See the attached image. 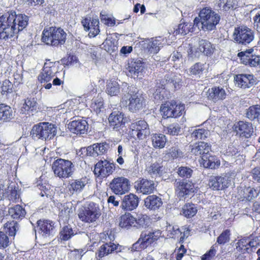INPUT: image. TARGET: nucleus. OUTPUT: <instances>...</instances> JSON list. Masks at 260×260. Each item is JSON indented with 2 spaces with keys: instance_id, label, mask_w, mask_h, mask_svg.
<instances>
[{
  "instance_id": "nucleus-6",
  "label": "nucleus",
  "mask_w": 260,
  "mask_h": 260,
  "mask_svg": "<svg viewBox=\"0 0 260 260\" xmlns=\"http://www.w3.org/2000/svg\"><path fill=\"white\" fill-rule=\"evenodd\" d=\"M101 215V210L99 204L89 203L86 206L79 210L78 217L84 222L92 223L95 221Z\"/></svg>"
},
{
  "instance_id": "nucleus-1",
  "label": "nucleus",
  "mask_w": 260,
  "mask_h": 260,
  "mask_svg": "<svg viewBox=\"0 0 260 260\" xmlns=\"http://www.w3.org/2000/svg\"><path fill=\"white\" fill-rule=\"evenodd\" d=\"M27 16L15 12L0 17V39L7 40L22 31L28 24Z\"/></svg>"
},
{
  "instance_id": "nucleus-22",
  "label": "nucleus",
  "mask_w": 260,
  "mask_h": 260,
  "mask_svg": "<svg viewBox=\"0 0 260 260\" xmlns=\"http://www.w3.org/2000/svg\"><path fill=\"white\" fill-rule=\"evenodd\" d=\"M167 43V40L162 37L151 38L147 41L146 48L150 53H157Z\"/></svg>"
},
{
  "instance_id": "nucleus-31",
  "label": "nucleus",
  "mask_w": 260,
  "mask_h": 260,
  "mask_svg": "<svg viewBox=\"0 0 260 260\" xmlns=\"http://www.w3.org/2000/svg\"><path fill=\"white\" fill-rule=\"evenodd\" d=\"M55 27H50L44 29L42 33V41L47 45L52 46H57L56 40L54 38Z\"/></svg>"
},
{
  "instance_id": "nucleus-46",
  "label": "nucleus",
  "mask_w": 260,
  "mask_h": 260,
  "mask_svg": "<svg viewBox=\"0 0 260 260\" xmlns=\"http://www.w3.org/2000/svg\"><path fill=\"white\" fill-rule=\"evenodd\" d=\"M205 69V64L201 62H197L191 66L189 69V74L191 75L200 77Z\"/></svg>"
},
{
  "instance_id": "nucleus-48",
  "label": "nucleus",
  "mask_w": 260,
  "mask_h": 260,
  "mask_svg": "<svg viewBox=\"0 0 260 260\" xmlns=\"http://www.w3.org/2000/svg\"><path fill=\"white\" fill-rule=\"evenodd\" d=\"M54 38L56 40L57 46L64 44L67 39V34L61 28L55 27Z\"/></svg>"
},
{
  "instance_id": "nucleus-11",
  "label": "nucleus",
  "mask_w": 260,
  "mask_h": 260,
  "mask_svg": "<svg viewBox=\"0 0 260 260\" xmlns=\"http://www.w3.org/2000/svg\"><path fill=\"white\" fill-rule=\"evenodd\" d=\"M37 231L42 237L50 239L54 236L57 230L53 221L40 219L37 221Z\"/></svg>"
},
{
  "instance_id": "nucleus-4",
  "label": "nucleus",
  "mask_w": 260,
  "mask_h": 260,
  "mask_svg": "<svg viewBox=\"0 0 260 260\" xmlns=\"http://www.w3.org/2000/svg\"><path fill=\"white\" fill-rule=\"evenodd\" d=\"M199 18L194 19L193 26L205 31L215 29L220 19L219 14L209 7L203 8L199 14Z\"/></svg>"
},
{
  "instance_id": "nucleus-5",
  "label": "nucleus",
  "mask_w": 260,
  "mask_h": 260,
  "mask_svg": "<svg viewBox=\"0 0 260 260\" xmlns=\"http://www.w3.org/2000/svg\"><path fill=\"white\" fill-rule=\"evenodd\" d=\"M57 133V127L49 122H41L35 125L31 132L32 137L44 140L52 139Z\"/></svg>"
},
{
  "instance_id": "nucleus-35",
  "label": "nucleus",
  "mask_w": 260,
  "mask_h": 260,
  "mask_svg": "<svg viewBox=\"0 0 260 260\" xmlns=\"http://www.w3.org/2000/svg\"><path fill=\"white\" fill-rule=\"evenodd\" d=\"M8 212L12 218L17 220H21L26 214L24 208L19 205L10 208Z\"/></svg>"
},
{
  "instance_id": "nucleus-41",
  "label": "nucleus",
  "mask_w": 260,
  "mask_h": 260,
  "mask_svg": "<svg viewBox=\"0 0 260 260\" xmlns=\"http://www.w3.org/2000/svg\"><path fill=\"white\" fill-rule=\"evenodd\" d=\"M86 184L87 180L85 178L73 180L70 184L69 190L72 193L75 192H79L82 190Z\"/></svg>"
},
{
  "instance_id": "nucleus-44",
  "label": "nucleus",
  "mask_w": 260,
  "mask_h": 260,
  "mask_svg": "<svg viewBox=\"0 0 260 260\" xmlns=\"http://www.w3.org/2000/svg\"><path fill=\"white\" fill-rule=\"evenodd\" d=\"M246 117L251 120L258 119L260 117V106H250L246 110Z\"/></svg>"
},
{
  "instance_id": "nucleus-8",
  "label": "nucleus",
  "mask_w": 260,
  "mask_h": 260,
  "mask_svg": "<svg viewBox=\"0 0 260 260\" xmlns=\"http://www.w3.org/2000/svg\"><path fill=\"white\" fill-rule=\"evenodd\" d=\"M161 234L160 230H152L142 233L138 241L133 245L132 250L139 251L141 249H144L157 241L161 236Z\"/></svg>"
},
{
  "instance_id": "nucleus-32",
  "label": "nucleus",
  "mask_w": 260,
  "mask_h": 260,
  "mask_svg": "<svg viewBox=\"0 0 260 260\" xmlns=\"http://www.w3.org/2000/svg\"><path fill=\"white\" fill-rule=\"evenodd\" d=\"M162 204L161 199L156 195L148 196L144 200L145 206L149 210H155Z\"/></svg>"
},
{
  "instance_id": "nucleus-50",
  "label": "nucleus",
  "mask_w": 260,
  "mask_h": 260,
  "mask_svg": "<svg viewBox=\"0 0 260 260\" xmlns=\"http://www.w3.org/2000/svg\"><path fill=\"white\" fill-rule=\"evenodd\" d=\"M1 93L3 95L8 96L12 94L14 91V86L9 80H5L1 85Z\"/></svg>"
},
{
  "instance_id": "nucleus-20",
  "label": "nucleus",
  "mask_w": 260,
  "mask_h": 260,
  "mask_svg": "<svg viewBox=\"0 0 260 260\" xmlns=\"http://www.w3.org/2000/svg\"><path fill=\"white\" fill-rule=\"evenodd\" d=\"M68 128L73 133L84 134L87 131L88 124L85 119L78 118L69 123Z\"/></svg>"
},
{
  "instance_id": "nucleus-51",
  "label": "nucleus",
  "mask_w": 260,
  "mask_h": 260,
  "mask_svg": "<svg viewBox=\"0 0 260 260\" xmlns=\"http://www.w3.org/2000/svg\"><path fill=\"white\" fill-rule=\"evenodd\" d=\"M106 92L111 96L116 95L119 92V87L115 81L110 80L107 85Z\"/></svg>"
},
{
  "instance_id": "nucleus-63",
  "label": "nucleus",
  "mask_w": 260,
  "mask_h": 260,
  "mask_svg": "<svg viewBox=\"0 0 260 260\" xmlns=\"http://www.w3.org/2000/svg\"><path fill=\"white\" fill-rule=\"evenodd\" d=\"M167 154L173 159L183 157L182 152L177 147H173L170 148Z\"/></svg>"
},
{
  "instance_id": "nucleus-10",
  "label": "nucleus",
  "mask_w": 260,
  "mask_h": 260,
  "mask_svg": "<svg viewBox=\"0 0 260 260\" xmlns=\"http://www.w3.org/2000/svg\"><path fill=\"white\" fill-rule=\"evenodd\" d=\"M233 39L236 42L242 45L250 43L254 39V31L245 26L236 27L233 32Z\"/></svg>"
},
{
  "instance_id": "nucleus-23",
  "label": "nucleus",
  "mask_w": 260,
  "mask_h": 260,
  "mask_svg": "<svg viewBox=\"0 0 260 260\" xmlns=\"http://www.w3.org/2000/svg\"><path fill=\"white\" fill-rule=\"evenodd\" d=\"M156 184L152 180L142 179L135 185L137 191L143 194H150L156 188Z\"/></svg>"
},
{
  "instance_id": "nucleus-56",
  "label": "nucleus",
  "mask_w": 260,
  "mask_h": 260,
  "mask_svg": "<svg viewBox=\"0 0 260 260\" xmlns=\"http://www.w3.org/2000/svg\"><path fill=\"white\" fill-rule=\"evenodd\" d=\"M101 21L102 23L109 26H113L115 24V19L114 17L106 14L105 12H102L100 14Z\"/></svg>"
},
{
  "instance_id": "nucleus-53",
  "label": "nucleus",
  "mask_w": 260,
  "mask_h": 260,
  "mask_svg": "<svg viewBox=\"0 0 260 260\" xmlns=\"http://www.w3.org/2000/svg\"><path fill=\"white\" fill-rule=\"evenodd\" d=\"M73 235L74 233L73 230L72 228L69 225L64 226L59 233L60 239L63 241L68 240Z\"/></svg>"
},
{
  "instance_id": "nucleus-29",
  "label": "nucleus",
  "mask_w": 260,
  "mask_h": 260,
  "mask_svg": "<svg viewBox=\"0 0 260 260\" xmlns=\"http://www.w3.org/2000/svg\"><path fill=\"white\" fill-rule=\"evenodd\" d=\"M208 98L214 102L223 100L226 97V93L224 89L219 87H213L208 89Z\"/></svg>"
},
{
  "instance_id": "nucleus-15",
  "label": "nucleus",
  "mask_w": 260,
  "mask_h": 260,
  "mask_svg": "<svg viewBox=\"0 0 260 260\" xmlns=\"http://www.w3.org/2000/svg\"><path fill=\"white\" fill-rule=\"evenodd\" d=\"M174 187L178 197L183 198L192 193L194 191V184L186 180H176Z\"/></svg>"
},
{
  "instance_id": "nucleus-34",
  "label": "nucleus",
  "mask_w": 260,
  "mask_h": 260,
  "mask_svg": "<svg viewBox=\"0 0 260 260\" xmlns=\"http://www.w3.org/2000/svg\"><path fill=\"white\" fill-rule=\"evenodd\" d=\"M135 218L130 213H125L120 216L119 225L122 229H129L134 228Z\"/></svg>"
},
{
  "instance_id": "nucleus-2",
  "label": "nucleus",
  "mask_w": 260,
  "mask_h": 260,
  "mask_svg": "<svg viewBox=\"0 0 260 260\" xmlns=\"http://www.w3.org/2000/svg\"><path fill=\"white\" fill-rule=\"evenodd\" d=\"M121 88L122 94L121 106L127 108L132 112H136L143 108L144 98L137 87L123 82Z\"/></svg>"
},
{
  "instance_id": "nucleus-43",
  "label": "nucleus",
  "mask_w": 260,
  "mask_h": 260,
  "mask_svg": "<svg viewBox=\"0 0 260 260\" xmlns=\"http://www.w3.org/2000/svg\"><path fill=\"white\" fill-rule=\"evenodd\" d=\"M172 101L166 102L160 107V111L164 118L174 117V109Z\"/></svg>"
},
{
  "instance_id": "nucleus-7",
  "label": "nucleus",
  "mask_w": 260,
  "mask_h": 260,
  "mask_svg": "<svg viewBox=\"0 0 260 260\" xmlns=\"http://www.w3.org/2000/svg\"><path fill=\"white\" fill-rule=\"evenodd\" d=\"M57 72V66L55 62L48 61L44 63L42 72L38 76V80L46 89L52 88L51 81Z\"/></svg>"
},
{
  "instance_id": "nucleus-57",
  "label": "nucleus",
  "mask_w": 260,
  "mask_h": 260,
  "mask_svg": "<svg viewBox=\"0 0 260 260\" xmlns=\"http://www.w3.org/2000/svg\"><path fill=\"white\" fill-rule=\"evenodd\" d=\"M103 45L105 50L107 52H114L117 49V42L115 40L107 39Z\"/></svg>"
},
{
  "instance_id": "nucleus-37",
  "label": "nucleus",
  "mask_w": 260,
  "mask_h": 260,
  "mask_svg": "<svg viewBox=\"0 0 260 260\" xmlns=\"http://www.w3.org/2000/svg\"><path fill=\"white\" fill-rule=\"evenodd\" d=\"M199 49L206 56L211 55L215 50V47L209 41L206 40H201L199 42Z\"/></svg>"
},
{
  "instance_id": "nucleus-14",
  "label": "nucleus",
  "mask_w": 260,
  "mask_h": 260,
  "mask_svg": "<svg viewBox=\"0 0 260 260\" xmlns=\"http://www.w3.org/2000/svg\"><path fill=\"white\" fill-rule=\"evenodd\" d=\"M115 169L113 162L106 159L101 160L95 165L94 173L98 177H106L112 174Z\"/></svg>"
},
{
  "instance_id": "nucleus-12",
  "label": "nucleus",
  "mask_w": 260,
  "mask_h": 260,
  "mask_svg": "<svg viewBox=\"0 0 260 260\" xmlns=\"http://www.w3.org/2000/svg\"><path fill=\"white\" fill-rule=\"evenodd\" d=\"M129 129L132 137H137L139 140L145 139L150 134L148 124L144 120H139L132 123Z\"/></svg>"
},
{
  "instance_id": "nucleus-39",
  "label": "nucleus",
  "mask_w": 260,
  "mask_h": 260,
  "mask_svg": "<svg viewBox=\"0 0 260 260\" xmlns=\"http://www.w3.org/2000/svg\"><path fill=\"white\" fill-rule=\"evenodd\" d=\"M162 167L158 162H154L148 166L146 169L147 174L152 178L159 177L162 174Z\"/></svg>"
},
{
  "instance_id": "nucleus-13",
  "label": "nucleus",
  "mask_w": 260,
  "mask_h": 260,
  "mask_svg": "<svg viewBox=\"0 0 260 260\" xmlns=\"http://www.w3.org/2000/svg\"><path fill=\"white\" fill-rule=\"evenodd\" d=\"M232 177L231 174L226 173L220 176H211L209 179L208 185L214 190H223L229 187Z\"/></svg>"
},
{
  "instance_id": "nucleus-9",
  "label": "nucleus",
  "mask_w": 260,
  "mask_h": 260,
  "mask_svg": "<svg viewBox=\"0 0 260 260\" xmlns=\"http://www.w3.org/2000/svg\"><path fill=\"white\" fill-rule=\"evenodd\" d=\"M52 168L56 176L60 178H66L72 175L74 165L69 160L59 158L53 162Z\"/></svg>"
},
{
  "instance_id": "nucleus-47",
  "label": "nucleus",
  "mask_w": 260,
  "mask_h": 260,
  "mask_svg": "<svg viewBox=\"0 0 260 260\" xmlns=\"http://www.w3.org/2000/svg\"><path fill=\"white\" fill-rule=\"evenodd\" d=\"M37 108V103L33 99H27L21 107V111L22 113L27 112H33L36 111Z\"/></svg>"
},
{
  "instance_id": "nucleus-18",
  "label": "nucleus",
  "mask_w": 260,
  "mask_h": 260,
  "mask_svg": "<svg viewBox=\"0 0 260 260\" xmlns=\"http://www.w3.org/2000/svg\"><path fill=\"white\" fill-rule=\"evenodd\" d=\"M125 119L122 112L119 111H113L108 118L110 126L118 131L124 125Z\"/></svg>"
},
{
  "instance_id": "nucleus-16",
  "label": "nucleus",
  "mask_w": 260,
  "mask_h": 260,
  "mask_svg": "<svg viewBox=\"0 0 260 260\" xmlns=\"http://www.w3.org/2000/svg\"><path fill=\"white\" fill-rule=\"evenodd\" d=\"M129 186V180L122 177L114 178L109 185L112 192L116 194H123L128 192Z\"/></svg>"
},
{
  "instance_id": "nucleus-54",
  "label": "nucleus",
  "mask_w": 260,
  "mask_h": 260,
  "mask_svg": "<svg viewBox=\"0 0 260 260\" xmlns=\"http://www.w3.org/2000/svg\"><path fill=\"white\" fill-rule=\"evenodd\" d=\"M166 231L168 233V236L172 238H178L180 235H182V232L177 225H169L167 226Z\"/></svg>"
},
{
  "instance_id": "nucleus-45",
  "label": "nucleus",
  "mask_w": 260,
  "mask_h": 260,
  "mask_svg": "<svg viewBox=\"0 0 260 260\" xmlns=\"http://www.w3.org/2000/svg\"><path fill=\"white\" fill-rule=\"evenodd\" d=\"M197 212V209L194 204L187 203L182 207L181 214L187 218H191L196 215Z\"/></svg>"
},
{
  "instance_id": "nucleus-36",
  "label": "nucleus",
  "mask_w": 260,
  "mask_h": 260,
  "mask_svg": "<svg viewBox=\"0 0 260 260\" xmlns=\"http://www.w3.org/2000/svg\"><path fill=\"white\" fill-rule=\"evenodd\" d=\"M13 118L14 114L11 108L4 104H0V120L9 121Z\"/></svg>"
},
{
  "instance_id": "nucleus-24",
  "label": "nucleus",
  "mask_w": 260,
  "mask_h": 260,
  "mask_svg": "<svg viewBox=\"0 0 260 260\" xmlns=\"http://www.w3.org/2000/svg\"><path fill=\"white\" fill-rule=\"evenodd\" d=\"M127 75L134 78L143 75L144 71V63L140 60L132 61L127 68Z\"/></svg>"
},
{
  "instance_id": "nucleus-27",
  "label": "nucleus",
  "mask_w": 260,
  "mask_h": 260,
  "mask_svg": "<svg viewBox=\"0 0 260 260\" xmlns=\"http://www.w3.org/2000/svg\"><path fill=\"white\" fill-rule=\"evenodd\" d=\"M259 190L254 188L241 186L238 188V195L242 201L245 200L250 201L256 198L259 194Z\"/></svg>"
},
{
  "instance_id": "nucleus-3",
  "label": "nucleus",
  "mask_w": 260,
  "mask_h": 260,
  "mask_svg": "<svg viewBox=\"0 0 260 260\" xmlns=\"http://www.w3.org/2000/svg\"><path fill=\"white\" fill-rule=\"evenodd\" d=\"M181 77L180 74L171 72L167 73L164 79L158 80L153 93L155 103H159L165 100L166 88H179L182 81Z\"/></svg>"
},
{
  "instance_id": "nucleus-61",
  "label": "nucleus",
  "mask_w": 260,
  "mask_h": 260,
  "mask_svg": "<svg viewBox=\"0 0 260 260\" xmlns=\"http://www.w3.org/2000/svg\"><path fill=\"white\" fill-rule=\"evenodd\" d=\"M230 231L229 230H225L223 231L218 236L217 239V242L220 245H223L230 241Z\"/></svg>"
},
{
  "instance_id": "nucleus-42",
  "label": "nucleus",
  "mask_w": 260,
  "mask_h": 260,
  "mask_svg": "<svg viewBox=\"0 0 260 260\" xmlns=\"http://www.w3.org/2000/svg\"><path fill=\"white\" fill-rule=\"evenodd\" d=\"M73 212L72 205L71 203H66L62 206L60 212L59 214V220H62L66 222L69 220L70 215Z\"/></svg>"
},
{
  "instance_id": "nucleus-33",
  "label": "nucleus",
  "mask_w": 260,
  "mask_h": 260,
  "mask_svg": "<svg viewBox=\"0 0 260 260\" xmlns=\"http://www.w3.org/2000/svg\"><path fill=\"white\" fill-rule=\"evenodd\" d=\"M202 164L204 167L211 169H216L220 165L219 160L215 156L211 155L209 153L202 156Z\"/></svg>"
},
{
  "instance_id": "nucleus-19",
  "label": "nucleus",
  "mask_w": 260,
  "mask_h": 260,
  "mask_svg": "<svg viewBox=\"0 0 260 260\" xmlns=\"http://www.w3.org/2000/svg\"><path fill=\"white\" fill-rule=\"evenodd\" d=\"M105 240L106 242L102 245L98 252L96 253L98 257L102 258L109 253L113 252L116 250L117 246L114 243L111 242V240L114 238L113 236L106 235Z\"/></svg>"
},
{
  "instance_id": "nucleus-58",
  "label": "nucleus",
  "mask_w": 260,
  "mask_h": 260,
  "mask_svg": "<svg viewBox=\"0 0 260 260\" xmlns=\"http://www.w3.org/2000/svg\"><path fill=\"white\" fill-rule=\"evenodd\" d=\"M93 145L98 156L105 154L109 148V145L106 142Z\"/></svg>"
},
{
  "instance_id": "nucleus-17",
  "label": "nucleus",
  "mask_w": 260,
  "mask_h": 260,
  "mask_svg": "<svg viewBox=\"0 0 260 260\" xmlns=\"http://www.w3.org/2000/svg\"><path fill=\"white\" fill-rule=\"evenodd\" d=\"M253 51L254 50L251 48L238 53V56L243 64L252 67L260 66V56L253 54Z\"/></svg>"
},
{
  "instance_id": "nucleus-25",
  "label": "nucleus",
  "mask_w": 260,
  "mask_h": 260,
  "mask_svg": "<svg viewBox=\"0 0 260 260\" xmlns=\"http://www.w3.org/2000/svg\"><path fill=\"white\" fill-rule=\"evenodd\" d=\"M139 202V199L136 195L129 193L124 197L121 206L127 211H132L138 207Z\"/></svg>"
},
{
  "instance_id": "nucleus-59",
  "label": "nucleus",
  "mask_w": 260,
  "mask_h": 260,
  "mask_svg": "<svg viewBox=\"0 0 260 260\" xmlns=\"http://www.w3.org/2000/svg\"><path fill=\"white\" fill-rule=\"evenodd\" d=\"M5 229L6 232L8 233L10 236H14L16 234L17 230L18 229V224L16 222H11L6 223Z\"/></svg>"
},
{
  "instance_id": "nucleus-60",
  "label": "nucleus",
  "mask_w": 260,
  "mask_h": 260,
  "mask_svg": "<svg viewBox=\"0 0 260 260\" xmlns=\"http://www.w3.org/2000/svg\"><path fill=\"white\" fill-rule=\"evenodd\" d=\"M192 170L187 167H180L177 170L178 175L182 178H190L192 174Z\"/></svg>"
},
{
  "instance_id": "nucleus-49",
  "label": "nucleus",
  "mask_w": 260,
  "mask_h": 260,
  "mask_svg": "<svg viewBox=\"0 0 260 260\" xmlns=\"http://www.w3.org/2000/svg\"><path fill=\"white\" fill-rule=\"evenodd\" d=\"M193 27L191 24L184 23L179 24L178 28L174 30V35L181 34L185 35L190 31H192Z\"/></svg>"
},
{
  "instance_id": "nucleus-64",
  "label": "nucleus",
  "mask_w": 260,
  "mask_h": 260,
  "mask_svg": "<svg viewBox=\"0 0 260 260\" xmlns=\"http://www.w3.org/2000/svg\"><path fill=\"white\" fill-rule=\"evenodd\" d=\"M218 247L213 245L210 249L205 253L202 257V260H211L216 255Z\"/></svg>"
},
{
  "instance_id": "nucleus-62",
  "label": "nucleus",
  "mask_w": 260,
  "mask_h": 260,
  "mask_svg": "<svg viewBox=\"0 0 260 260\" xmlns=\"http://www.w3.org/2000/svg\"><path fill=\"white\" fill-rule=\"evenodd\" d=\"M167 133L172 136H177L180 132V126L177 123L170 124L167 128Z\"/></svg>"
},
{
  "instance_id": "nucleus-26",
  "label": "nucleus",
  "mask_w": 260,
  "mask_h": 260,
  "mask_svg": "<svg viewBox=\"0 0 260 260\" xmlns=\"http://www.w3.org/2000/svg\"><path fill=\"white\" fill-rule=\"evenodd\" d=\"M90 18H84L81 22L84 30L89 31L88 36L90 38H93L97 36L100 30L99 28V21L98 19H92V27H89Z\"/></svg>"
},
{
  "instance_id": "nucleus-21",
  "label": "nucleus",
  "mask_w": 260,
  "mask_h": 260,
  "mask_svg": "<svg viewBox=\"0 0 260 260\" xmlns=\"http://www.w3.org/2000/svg\"><path fill=\"white\" fill-rule=\"evenodd\" d=\"M236 84L241 88H249L255 83V79L252 74H239L234 77Z\"/></svg>"
},
{
  "instance_id": "nucleus-28",
  "label": "nucleus",
  "mask_w": 260,
  "mask_h": 260,
  "mask_svg": "<svg viewBox=\"0 0 260 260\" xmlns=\"http://www.w3.org/2000/svg\"><path fill=\"white\" fill-rule=\"evenodd\" d=\"M235 131L241 136L249 138L253 133L251 123L240 121L235 125Z\"/></svg>"
},
{
  "instance_id": "nucleus-30",
  "label": "nucleus",
  "mask_w": 260,
  "mask_h": 260,
  "mask_svg": "<svg viewBox=\"0 0 260 260\" xmlns=\"http://www.w3.org/2000/svg\"><path fill=\"white\" fill-rule=\"evenodd\" d=\"M211 151V146L204 142H200L192 146L191 152L195 155L202 157L209 153Z\"/></svg>"
},
{
  "instance_id": "nucleus-38",
  "label": "nucleus",
  "mask_w": 260,
  "mask_h": 260,
  "mask_svg": "<svg viewBox=\"0 0 260 260\" xmlns=\"http://www.w3.org/2000/svg\"><path fill=\"white\" fill-rule=\"evenodd\" d=\"M152 145L155 149H161L165 147L167 139L162 134H153L151 137Z\"/></svg>"
},
{
  "instance_id": "nucleus-55",
  "label": "nucleus",
  "mask_w": 260,
  "mask_h": 260,
  "mask_svg": "<svg viewBox=\"0 0 260 260\" xmlns=\"http://www.w3.org/2000/svg\"><path fill=\"white\" fill-rule=\"evenodd\" d=\"M90 108L91 110L94 111L96 114L100 113L104 109L103 102L101 98L94 99L92 101Z\"/></svg>"
},
{
  "instance_id": "nucleus-52",
  "label": "nucleus",
  "mask_w": 260,
  "mask_h": 260,
  "mask_svg": "<svg viewBox=\"0 0 260 260\" xmlns=\"http://www.w3.org/2000/svg\"><path fill=\"white\" fill-rule=\"evenodd\" d=\"M209 135V131L204 128H198L193 131L191 137L194 140H203L206 138Z\"/></svg>"
},
{
  "instance_id": "nucleus-40",
  "label": "nucleus",
  "mask_w": 260,
  "mask_h": 260,
  "mask_svg": "<svg viewBox=\"0 0 260 260\" xmlns=\"http://www.w3.org/2000/svg\"><path fill=\"white\" fill-rule=\"evenodd\" d=\"M150 223V218L145 214H139L135 218L134 228L137 229L146 228L149 226Z\"/></svg>"
}]
</instances>
